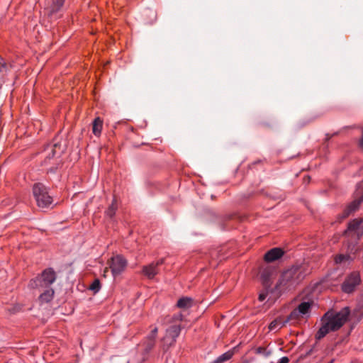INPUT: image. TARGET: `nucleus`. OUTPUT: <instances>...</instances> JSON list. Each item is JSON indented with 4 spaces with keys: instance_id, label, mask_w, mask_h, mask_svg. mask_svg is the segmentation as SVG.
<instances>
[{
    "instance_id": "f257e3e1",
    "label": "nucleus",
    "mask_w": 363,
    "mask_h": 363,
    "mask_svg": "<svg viewBox=\"0 0 363 363\" xmlns=\"http://www.w3.org/2000/svg\"><path fill=\"white\" fill-rule=\"evenodd\" d=\"M349 315L350 310L347 307L338 312H326L320 320L321 327L315 335L316 339L320 340L329 333L339 330L347 321Z\"/></svg>"
},
{
    "instance_id": "f03ea898",
    "label": "nucleus",
    "mask_w": 363,
    "mask_h": 363,
    "mask_svg": "<svg viewBox=\"0 0 363 363\" xmlns=\"http://www.w3.org/2000/svg\"><path fill=\"white\" fill-rule=\"evenodd\" d=\"M33 193L37 205L40 208H48L52 203V198L48 194L46 188L43 185L40 184H35L33 187Z\"/></svg>"
},
{
    "instance_id": "7ed1b4c3",
    "label": "nucleus",
    "mask_w": 363,
    "mask_h": 363,
    "mask_svg": "<svg viewBox=\"0 0 363 363\" xmlns=\"http://www.w3.org/2000/svg\"><path fill=\"white\" fill-rule=\"evenodd\" d=\"M56 279V274L52 269H45L39 277L35 279L36 286L39 288H47L50 286Z\"/></svg>"
},
{
    "instance_id": "20e7f679",
    "label": "nucleus",
    "mask_w": 363,
    "mask_h": 363,
    "mask_svg": "<svg viewBox=\"0 0 363 363\" xmlns=\"http://www.w3.org/2000/svg\"><path fill=\"white\" fill-rule=\"evenodd\" d=\"M181 332L180 324H173L170 325L167 330L162 341L167 346H172L176 342L177 338Z\"/></svg>"
},
{
    "instance_id": "39448f33",
    "label": "nucleus",
    "mask_w": 363,
    "mask_h": 363,
    "mask_svg": "<svg viewBox=\"0 0 363 363\" xmlns=\"http://www.w3.org/2000/svg\"><path fill=\"white\" fill-rule=\"evenodd\" d=\"M127 261L121 255H116L111 258L110 268L113 277L121 274L125 269Z\"/></svg>"
},
{
    "instance_id": "423d86ee",
    "label": "nucleus",
    "mask_w": 363,
    "mask_h": 363,
    "mask_svg": "<svg viewBox=\"0 0 363 363\" xmlns=\"http://www.w3.org/2000/svg\"><path fill=\"white\" fill-rule=\"evenodd\" d=\"M361 281L360 274L357 272H354L347 278L342 286L343 291L351 293L354 288L359 284Z\"/></svg>"
},
{
    "instance_id": "0eeeda50",
    "label": "nucleus",
    "mask_w": 363,
    "mask_h": 363,
    "mask_svg": "<svg viewBox=\"0 0 363 363\" xmlns=\"http://www.w3.org/2000/svg\"><path fill=\"white\" fill-rule=\"evenodd\" d=\"M311 303L309 302H303L298 305V306L294 310L290 315L289 316V319H298L299 317H303L309 313L311 309Z\"/></svg>"
},
{
    "instance_id": "6e6552de",
    "label": "nucleus",
    "mask_w": 363,
    "mask_h": 363,
    "mask_svg": "<svg viewBox=\"0 0 363 363\" xmlns=\"http://www.w3.org/2000/svg\"><path fill=\"white\" fill-rule=\"evenodd\" d=\"M292 274L293 272L291 270H289L285 272L282 274L281 279L276 286L277 290L282 291L292 285V281L291 280L292 277Z\"/></svg>"
},
{
    "instance_id": "1a4fd4ad",
    "label": "nucleus",
    "mask_w": 363,
    "mask_h": 363,
    "mask_svg": "<svg viewBox=\"0 0 363 363\" xmlns=\"http://www.w3.org/2000/svg\"><path fill=\"white\" fill-rule=\"evenodd\" d=\"M162 264V260H160L145 266L143 269V273L148 278L152 279L158 273L157 267Z\"/></svg>"
},
{
    "instance_id": "9d476101",
    "label": "nucleus",
    "mask_w": 363,
    "mask_h": 363,
    "mask_svg": "<svg viewBox=\"0 0 363 363\" xmlns=\"http://www.w3.org/2000/svg\"><path fill=\"white\" fill-rule=\"evenodd\" d=\"M284 255V251L281 248L274 247L269 250L264 257L267 262H272L281 258Z\"/></svg>"
},
{
    "instance_id": "9b49d317",
    "label": "nucleus",
    "mask_w": 363,
    "mask_h": 363,
    "mask_svg": "<svg viewBox=\"0 0 363 363\" xmlns=\"http://www.w3.org/2000/svg\"><path fill=\"white\" fill-rule=\"evenodd\" d=\"M54 294V290L52 288L47 287V289L40 295L39 301L41 303H48L52 300Z\"/></svg>"
},
{
    "instance_id": "f8f14e48",
    "label": "nucleus",
    "mask_w": 363,
    "mask_h": 363,
    "mask_svg": "<svg viewBox=\"0 0 363 363\" xmlns=\"http://www.w3.org/2000/svg\"><path fill=\"white\" fill-rule=\"evenodd\" d=\"M237 351V347H233V349L227 351L226 352L223 353L220 356H219L213 363H223L229 359H230L234 354Z\"/></svg>"
},
{
    "instance_id": "ddd939ff",
    "label": "nucleus",
    "mask_w": 363,
    "mask_h": 363,
    "mask_svg": "<svg viewBox=\"0 0 363 363\" xmlns=\"http://www.w3.org/2000/svg\"><path fill=\"white\" fill-rule=\"evenodd\" d=\"M193 299L189 297H183L178 300L177 306L182 309H188L193 305Z\"/></svg>"
},
{
    "instance_id": "4468645a",
    "label": "nucleus",
    "mask_w": 363,
    "mask_h": 363,
    "mask_svg": "<svg viewBox=\"0 0 363 363\" xmlns=\"http://www.w3.org/2000/svg\"><path fill=\"white\" fill-rule=\"evenodd\" d=\"M290 319L289 318L286 320L282 319L281 318H278L273 320L269 325V329L270 330H277L282 328Z\"/></svg>"
},
{
    "instance_id": "2eb2a0df",
    "label": "nucleus",
    "mask_w": 363,
    "mask_h": 363,
    "mask_svg": "<svg viewBox=\"0 0 363 363\" xmlns=\"http://www.w3.org/2000/svg\"><path fill=\"white\" fill-rule=\"evenodd\" d=\"M150 331L148 335L147 336V340L149 341V345L150 347H152L155 344L156 337L158 333V328L155 325H151L150 327Z\"/></svg>"
},
{
    "instance_id": "dca6fc26",
    "label": "nucleus",
    "mask_w": 363,
    "mask_h": 363,
    "mask_svg": "<svg viewBox=\"0 0 363 363\" xmlns=\"http://www.w3.org/2000/svg\"><path fill=\"white\" fill-rule=\"evenodd\" d=\"M103 127V121L100 118H96L93 122L92 132L95 135H100Z\"/></svg>"
},
{
    "instance_id": "f3484780",
    "label": "nucleus",
    "mask_w": 363,
    "mask_h": 363,
    "mask_svg": "<svg viewBox=\"0 0 363 363\" xmlns=\"http://www.w3.org/2000/svg\"><path fill=\"white\" fill-rule=\"evenodd\" d=\"M348 228L351 230H357L362 228L363 230V219H355L349 223Z\"/></svg>"
},
{
    "instance_id": "a211bd4d",
    "label": "nucleus",
    "mask_w": 363,
    "mask_h": 363,
    "mask_svg": "<svg viewBox=\"0 0 363 363\" xmlns=\"http://www.w3.org/2000/svg\"><path fill=\"white\" fill-rule=\"evenodd\" d=\"M64 0H53L50 8V13L57 11L63 5Z\"/></svg>"
},
{
    "instance_id": "6ab92c4d",
    "label": "nucleus",
    "mask_w": 363,
    "mask_h": 363,
    "mask_svg": "<svg viewBox=\"0 0 363 363\" xmlns=\"http://www.w3.org/2000/svg\"><path fill=\"white\" fill-rule=\"evenodd\" d=\"M350 259V257L349 255H338L335 257V262L337 264H340L345 261H349Z\"/></svg>"
},
{
    "instance_id": "aec40b11",
    "label": "nucleus",
    "mask_w": 363,
    "mask_h": 363,
    "mask_svg": "<svg viewBox=\"0 0 363 363\" xmlns=\"http://www.w3.org/2000/svg\"><path fill=\"white\" fill-rule=\"evenodd\" d=\"M101 285L99 279H95L90 285L89 289L94 291L95 293L98 292L100 289Z\"/></svg>"
},
{
    "instance_id": "412c9836",
    "label": "nucleus",
    "mask_w": 363,
    "mask_h": 363,
    "mask_svg": "<svg viewBox=\"0 0 363 363\" xmlns=\"http://www.w3.org/2000/svg\"><path fill=\"white\" fill-rule=\"evenodd\" d=\"M172 319L174 324H180L183 319V315L182 313L176 314L172 317Z\"/></svg>"
},
{
    "instance_id": "4be33fe9",
    "label": "nucleus",
    "mask_w": 363,
    "mask_h": 363,
    "mask_svg": "<svg viewBox=\"0 0 363 363\" xmlns=\"http://www.w3.org/2000/svg\"><path fill=\"white\" fill-rule=\"evenodd\" d=\"M362 201H363V196H362L360 200L354 201L352 203H351V205L349 206L350 211H354Z\"/></svg>"
},
{
    "instance_id": "5701e85b",
    "label": "nucleus",
    "mask_w": 363,
    "mask_h": 363,
    "mask_svg": "<svg viewBox=\"0 0 363 363\" xmlns=\"http://www.w3.org/2000/svg\"><path fill=\"white\" fill-rule=\"evenodd\" d=\"M267 294L265 293V292H263V293H261L259 295V300L260 301H263L264 300H265V298H267Z\"/></svg>"
},
{
    "instance_id": "b1692460",
    "label": "nucleus",
    "mask_w": 363,
    "mask_h": 363,
    "mask_svg": "<svg viewBox=\"0 0 363 363\" xmlns=\"http://www.w3.org/2000/svg\"><path fill=\"white\" fill-rule=\"evenodd\" d=\"M289 359L287 357H281L277 363H289Z\"/></svg>"
}]
</instances>
